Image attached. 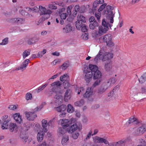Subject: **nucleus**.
<instances>
[{
	"label": "nucleus",
	"mask_w": 146,
	"mask_h": 146,
	"mask_svg": "<svg viewBox=\"0 0 146 146\" xmlns=\"http://www.w3.org/2000/svg\"><path fill=\"white\" fill-rule=\"evenodd\" d=\"M115 78H112L103 83L98 89L97 93L98 95L103 94L116 82Z\"/></svg>",
	"instance_id": "obj_1"
},
{
	"label": "nucleus",
	"mask_w": 146,
	"mask_h": 146,
	"mask_svg": "<svg viewBox=\"0 0 146 146\" xmlns=\"http://www.w3.org/2000/svg\"><path fill=\"white\" fill-rule=\"evenodd\" d=\"M93 141L94 144L90 142L84 144L82 146H100L98 143H104L105 144H109V142L105 137H101L98 136H95L93 137Z\"/></svg>",
	"instance_id": "obj_2"
},
{
	"label": "nucleus",
	"mask_w": 146,
	"mask_h": 146,
	"mask_svg": "<svg viewBox=\"0 0 146 146\" xmlns=\"http://www.w3.org/2000/svg\"><path fill=\"white\" fill-rule=\"evenodd\" d=\"M102 25L99 27L98 31L96 32L97 36H101L103 33H106L108 30L109 27L111 28L113 26L112 24L106 23L104 20L102 21Z\"/></svg>",
	"instance_id": "obj_3"
},
{
	"label": "nucleus",
	"mask_w": 146,
	"mask_h": 146,
	"mask_svg": "<svg viewBox=\"0 0 146 146\" xmlns=\"http://www.w3.org/2000/svg\"><path fill=\"white\" fill-rule=\"evenodd\" d=\"M61 85L60 82L59 81H57L52 83L51 85L53 87L52 88L51 90V92H55L56 94L55 95L54 97V98L58 100L61 98L62 97V93L61 92H56L55 89L56 87H58L60 86Z\"/></svg>",
	"instance_id": "obj_4"
},
{
	"label": "nucleus",
	"mask_w": 146,
	"mask_h": 146,
	"mask_svg": "<svg viewBox=\"0 0 146 146\" xmlns=\"http://www.w3.org/2000/svg\"><path fill=\"white\" fill-rule=\"evenodd\" d=\"M100 60L105 61L110 59L113 57V54L111 53L105 52L103 48H102L99 51Z\"/></svg>",
	"instance_id": "obj_5"
},
{
	"label": "nucleus",
	"mask_w": 146,
	"mask_h": 146,
	"mask_svg": "<svg viewBox=\"0 0 146 146\" xmlns=\"http://www.w3.org/2000/svg\"><path fill=\"white\" fill-rule=\"evenodd\" d=\"M40 15H44V17H43L44 20H46L50 17V15L52 13V12L49 9L47 10L45 7L40 5L39 7Z\"/></svg>",
	"instance_id": "obj_6"
},
{
	"label": "nucleus",
	"mask_w": 146,
	"mask_h": 146,
	"mask_svg": "<svg viewBox=\"0 0 146 146\" xmlns=\"http://www.w3.org/2000/svg\"><path fill=\"white\" fill-rule=\"evenodd\" d=\"M102 74L99 70H97L93 74V79L96 80L92 85V87H94L99 85L102 81Z\"/></svg>",
	"instance_id": "obj_7"
},
{
	"label": "nucleus",
	"mask_w": 146,
	"mask_h": 146,
	"mask_svg": "<svg viewBox=\"0 0 146 146\" xmlns=\"http://www.w3.org/2000/svg\"><path fill=\"white\" fill-rule=\"evenodd\" d=\"M106 14L108 15V19L110 20V23H113V18L115 14L113 7L110 5H108L106 7Z\"/></svg>",
	"instance_id": "obj_8"
},
{
	"label": "nucleus",
	"mask_w": 146,
	"mask_h": 146,
	"mask_svg": "<svg viewBox=\"0 0 146 146\" xmlns=\"http://www.w3.org/2000/svg\"><path fill=\"white\" fill-rule=\"evenodd\" d=\"M35 129L38 132L37 136V140L38 141L40 142L43 139L44 134L42 129L39 124H37L35 125Z\"/></svg>",
	"instance_id": "obj_9"
},
{
	"label": "nucleus",
	"mask_w": 146,
	"mask_h": 146,
	"mask_svg": "<svg viewBox=\"0 0 146 146\" xmlns=\"http://www.w3.org/2000/svg\"><path fill=\"white\" fill-rule=\"evenodd\" d=\"M77 20L76 22V26L77 29L80 30L85 23L86 19L85 17L81 15H78L77 17Z\"/></svg>",
	"instance_id": "obj_10"
},
{
	"label": "nucleus",
	"mask_w": 146,
	"mask_h": 146,
	"mask_svg": "<svg viewBox=\"0 0 146 146\" xmlns=\"http://www.w3.org/2000/svg\"><path fill=\"white\" fill-rule=\"evenodd\" d=\"M146 131V125H143L139 127L133 128V133L136 136H139L143 134Z\"/></svg>",
	"instance_id": "obj_11"
},
{
	"label": "nucleus",
	"mask_w": 146,
	"mask_h": 146,
	"mask_svg": "<svg viewBox=\"0 0 146 146\" xmlns=\"http://www.w3.org/2000/svg\"><path fill=\"white\" fill-rule=\"evenodd\" d=\"M58 123H60L62 126L65 128L69 127L71 124V122L68 119H60L58 121Z\"/></svg>",
	"instance_id": "obj_12"
},
{
	"label": "nucleus",
	"mask_w": 146,
	"mask_h": 146,
	"mask_svg": "<svg viewBox=\"0 0 146 146\" xmlns=\"http://www.w3.org/2000/svg\"><path fill=\"white\" fill-rule=\"evenodd\" d=\"M65 9L64 8H62L58 10V14L61 19H65L68 16V15L65 12Z\"/></svg>",
	"instance_id": "obj_13"
},
{
	"label": "nucleus",
	"mask_w": 146,
	"mask_h": 146,
	"mask_svg": "<svg viewBox=\"0 0 146 146\" xmlns=\"http://www.w3.org/2000/svg\"><path fill=\"white\" fill-rule=\"evenodd\" d=\"M25 114L26 116L27 119L29 121L33 120L36 117L35 113L31 112L26 111L25 112Z\"/></svg>",
	"instance_id": "obj_14"
},
{
	"label": "nucleus",
	"mask_w": 146,
	"mask_h": 146,
	"mask_svg": "<svg viewBox=\"0 0 146 146\" xmlns=\"http://www.w3.org/2000/svg\"><path fill=\"white\" fill-rule=\"evenodd\" d=\"M53 120L52 119L50 120L48 123L47 121L45 119H43L42 121V124L43 129L42 130L44 131V132H46L47 131V127L48 125H50V124H51L53 122Z\"/></svg>",
	"instance_id": "obj_15"
},
{
	"label": "nucleus",
	"mask_w": 146,
	"mask_h": 146,
	"mask_svg": "<svg viewBox=\"0 0 146 146\" xmlns=\"http://www.w3.org/2000/svg\"><path fill=\"white\" fill-rule=\"evenodd\" d=\"M13 117L14 119L18 123L21 124L23 123L22 117L19 113H16L13 114Z\"/></svg>",
	"instance_id": "obj_16"
},
{
	"label": "nucleus",
	"mask_w": 146,
	"mask_h": 146,
	"mask_svg": "<svg viewBox=\"0 0 146 146\" xmlns=\"http://www.w3.org/2000/svg\"><path fill=\"white\" fill-rule=\"evenodd\" d=\"M93 94V89L91 87H88L85 93L83 94V97L85 98H89L91 97Z\"/></svg>",
	"instance_id": "obj_17"
},
{
	"label": "nucleus",
	"mask_w": 146,
	"mask_h": 146,
	"mask_svg": "<svg viewBox=\"0 0 146 146\" xmlns=\"http://www.w3.org/2000/svg\"><path fill=\"white\" fill-rule=\"evenodd\" d=\"M8 129L11 132L16 133L18 131V126L15 123H10L9 124Z\"/></svg>",
	"instance_id": "obj_18"
},
{
	"label": "nucleus",
	"mask_w": 146,
	"mask_h": 146,
	"mask_svg": "<svg viewBox=\"0 0 146 146\" xmlns=\"http://www.w3.org/2000/svg\"><path fill=\"white\" fill-rule=\"evenodd\" d=\"M73 31V28L70 24H68L65 26L62 29L63 33L65 34L70 33Z\"/></svg>",
	"instance_id": "obj_19"
},
{
	"label": "nucleus",
	"mask_w": 146,
	"mask_h": 146,
	"mask_svg": "<svg viewBox=\"0 0 146 146\" xmlns=\"http://www.w3.org/2000/svg\"><path fill=\"white\" fill-rule=\"evenodd\" d=\"M111 38L112 36L111 35L108 34L101 37L99 38V40L100 42H106Z\"/></svg>",
	"instance_id": "obj_20"
},
{
	"label": "nucleus",
	"mask_w": 146,
	"mask_h": 146,
	"mask_svg": "<svg viewBox=\"0 0 146 146\" xmlns=\"http://www.w3.org/2000/svg\"><path fill=\"white\" fill-rule=\"evenodd\" d=\"M93 73L91 72H89L86 73L84 77V79L87 83L90 82L92 78Z\"/></svg>",
	"instance_id": "obj_21"
},
{
	"label": "nucleus",
	"mask_w": 146,
	"mask_h": 146,
	"mask_svg": "<svg viewBox=\"0 0 146 146\" xmlns=\"http://www.w3.org/2000/svg\"><path fill=\"white\" fill-rule=\"evenodd\" d=\"M67 129H66L64 127H60L58 130V135L59 137H61L64 135V134L67 131Z\"/></svg>",
	"instance_id": "obj_22"
},
{
	"label": "nucleus",
	"mask_w": 146,
	"mask_h": 146,
	"mask_svg": "<svg viewBox=\"0 0 146 146\" xmlns=\"http://www.w3.org/2000/svg\"><path fill=\"white\" fill-rule=\"evenodd\" d=\"M62 137L61 143L63 145H65L67 144L69 140V137L68 135L65 134Z\"/></svg>",
	"instance_id": "obj_23"
},
{
	"label": "nucleus",
	"mask_w": 146,
	"mask_h": 146,
	"mask_svg": "<svg viewBox=\"0 0 146 146\" xmlns=\"http://www.w3.org/2000/svg\"><path fill=\"white\" fill-rule=\"evenodd\" d=\"M129 140V138H127L125 139L120 140L117 142L114 143L113 145H115V146H120L122 144L128 142Z\"/></svg>",
	"instance_id": "obj_24"
},
{
	"label": "nucleus",
	"mask_w": 146,
	"mask_h": 146,
	"mask_svg": "<svg viewBox=\"0 0 146 146\" xmlns=\"http://www.w3.org/2000/svg\"><path fill=\"white\" fill-rule=\"evenodd\" d=\"M71 92L70 90H67L64 96V100L65 101L67 102L71 98Z\"/></svg>",
	"instance_id": "obj_25"
},
{
	"label": "nucleus",
	"mask_w": 146,
	"mask_h": 146,
	"mask_svg": "<svg viewBox=\"0 0 146 146\" xmlns=\"http://www.w3.org/2000/svg\"><path fill=\"white\" fill-rule=\"evenodd\" d=\"M78 129V126L76 124H74L67 129L69 133H72L76 131Z\"/></svg>",
	"instance_id": "obj_26"
},
{
	"label": "nucleus",
	"mask_w": 146,
	"mask_h": 146,
	"mask_svg": "<svg viewBox=\"0 0 146 146\" xmlns=\"http://www.w3.org/2000/svg\"><path fill=\"white\" fill-rule=\"evenodd\" d=\"M29 60L27 59L25 60L21 66L19 68H16V70H19L25 68L28 64L29 62Z\"/></svg>",
	"instance_id": "obj_27"
},
{
	"label": "nucleus",
	"mask_w": 146,
	"mask_h": 146,
	"mask_svg": "<svg viewBox=\"0 0 146 146\" xmlns=\"http://www.w3.org/2000/svg\"><path fill=\"white\" fill-rule=\"evenodd\" d=\"M89 68L90 70H91L92 72H94V73L95 72L97 71V70H98V66L95 65L93 64H90L89 66Z\"/></svg>",
	"instance_id": "obj_28"
},
{
	"label": "nucleus",
	"mask_w": 146,
	"mask_h": 146,
	"mask_svg": "<svg viewBox=\"0 0 146 146\" xmlns=\"http://www.w3.org/2000/svg\"><path fill=\"white\" fill-rule=\"evenodd\" d=\"M9 121L8 119H7L5 120L3 122V124L1 125V128L3 129H6L8 128V125L9 123Z\"/></svg>",
	"instance_id": "obj_29"
},
{
	"label": "nucleus",
	"mask_w": 146,
	"mask_h": 146,
	"mask_svg": "<svg viewBox=\"0 0 146 146\" xmlns=\"http://www.w3.org/2000/svg\"><path fill=\"white\" fill-rule=\"evenodd\" d=\"M66 105H62L56 108V110L59 112H62L64 111L66 109Z\"/></svg>",
	"instance_id": "obj_30"
},
{
	"label": "nucleus",
	"mask_w": 146,
	"mask_h": 146,
	"mask_svg": "<svg viewBox=\"0 0 146 146\" xmlns=\"http://www.w3.org/2000/svg\"><path fill=\"white\" fill-rule=\"evenodd\" d=\"M104 67L105 70L106 71H110L112 68L111 63L110 62H107L105 64Z\"/></svg>",
	"instance_id": "obj_31"
},
{
	"label": "nucleus",
	"mask_w": 146,
	"mask_h": 146,
	"mask_svg": "<svg viewBox=\"0 0 146 146\" xmlns=\"http://www.w3.org/2000/svg\"><path fill=\"white\" fill-rule=\"evenodd\" d=\"M31 50L27 49L24 51L22 54L23 57L24 59L29 56L31 54Z\"/></svg>",
	"instance_id": "obj_32"
},
{
	"label": "nucleus",
	"mask_w": 146,
	"mask_h": 146,
	"mask_svg": "<svg viewBox=\"0 0 146 146\" xmlns=\"http://www.w3.org/2000/svg\"><path fill=\"white\" fill-rule=\"evenodd\" d=\"M98 24L96 21H94V22L91 23L89 25V27L90 29H94L95 28L98 26Z\"/></svg>",
	"instance_id": "obj_33"
},
{
	"label": "nucleus",
	"mask_w": 146,
	"mask_h": 146,
	"mask_svg": "<svg viewBox=\"0 0 146 146\" xmlns=\"http://www.w3.org/2000/svg\"><path fill=\"white\" fill-rule=\"evenodd\" d=\"M137 122V119L133 116L129 118L128 120V123L130 124L133 123V124H136Z\"/></svg>",
	"instance_id": "obj_34"
},
{
	"label": "nucleus",
	"mask_w": 146,
	"mask_h": 146,
	"mask_svg": "<svg viewBox=\"0 0 146 146\" xmlns=\"http://www.w3.org/2000/svg\"><path fill=\"white\" fill-rule=\"evenodd\" d=\"M84 103L83 100H81L79 101H77L74 103V105L76 106L80 107L83 105Z\"/></svg>",
	"instance_id": "obj_35"
},
{
	"label": "nucleus",
	"mask_w": 146,
	"mask_h": 146,
	"mask_svg": "<svg viewBox=\"0 0 146 146\" xmlns=\"http://www.w3.org/2000/svg\"><path fill=\"white\" fill-rule=\"evenodd\" d=\"M74 111V109L72 106L69 104L68 105L67 111L70 113H73Z\"/></svg>",
	"instance_id": "obj_36"
},
{
	"label": "nucleus",
	"mask_w": 146,
	"mask_h": 146,
	"mask_svg": "<svg viewBox=\"0 0 146 146\" xmlns=\"http://www.w3.org/2000/svg\"><path fill=\"white\" fill-rule=\"evenodd\" d=\"M84 89L83 87H77L76 90V92L78 94H80V93L83 94L84 91Z\"/></svg>",
	"instance_id": "obj_37"
},
{
	"label": "nucleus",
	"mask_w": 146,
	"mask_h": 146,
	"mask_svg": "<svg viewBox=\"0 0 146 146\" xmlns=\"http://www.w3.org/2000/svg\"><path fill=\"white\" fill-rule=\"evenodd\" d=\"M9 42V38L6 37L2 40V42H0V45L4 46L7 44Z\"/></svg>",
	"instance_id": "obj_38"
},
{
	"label": "nucleus",
	"mask_w": 146,
	"mask_h": 146,
	"mask_svg": "<svg viewBox=\"0 0 146 146\" xmlns=\"http://www.w3.org/2000/svg\"><path fill=\"white\" fill-rule=\"evenodd\" d=\"M139 82L141 83H142L146 80V74H144L139 79Z\"/></svg>",
	"instance_id": "obj_39"
},
{
	"label": "nucleus",
	"mask_w": 146,
	"mask_h": 146,
	"mask_svg": "<svg viewBox=\"0 0 146 146\" xmlns=\"http://www.w3.org/2000/svg\"><path fill=\"white\" fill-rule=\"evenodd\" d=\"M47 84H45L42 85V86L39 87L38 88H37L36 90V91L37 92H39L43 90L46 86Z\"/></svg>",
	"instance_id": "obj_40"
},
{
	"label": "nucleus",
	"mask_w": 146,
	"mask_h": 146,
	"mask_svg": "<svg viewBox=\"0 0 146 146\" xmlns=\"http://www.w3.org/2000/svg\"><path fill=\"white\" fill-rule=\"evenodd\" d=\"M69 78V76L68 74H65L63 75L60 77V80L62 81H63L66 80Z\"/></svg>",
	"instance_id": "obj_41"
},
{
	"label": "nucleus",
	"mask_w": 146,
	"mask_h": 146,
	"mask_svg": "<svg viewBox=\"0 0 146 146\" xmlns=\"http://www.w3.org/2000/svg\"><path fill=\"white\" fill-rule=\"evenodd\" d=\"M69 65V64L68 62H65L60 66V68L62 70H64L68 67Z\"/></svg>",
	"instance_id": "obj_42"
},
{
	"label": "nucleus",
	"mask_w": 146,
	"mask_h": 146,
	"mask_svg": "<svg viewBox=\"0 0 146 146\" xmlns=\"http://www.w3.org/2000/svg\"><path fill=\"white\" fill-rule=\"evenodd\" d=\"M46 52V49H43L42 51L38 52L37 53V55L39 58L41 57Z\"/></svg>",
	"instance_id": "obj_43"
},
{
	"label": "nucleus",
	"mask_w": 146,
	"mask_h": 146,
	"mask_svg": "<svg viewBox=\"0 0 146 146\" xmlns=\"http://www.w3.org/2000/svg\"><path fill=\"white\" fill-rule=\"evenodd\" d=\"M27 9L29 11H32L33 12L35 13L37 12L38 11V8L36 7H35L34 8L31 9L30 8H28Z\"/></svg>",
	"instance_id": "obj_44"
},
{
	"label": "nucleus",
	"mask_w": 146,
	"mask_h": 146,
	"mask_svg": "<svg viewBox=\"0 0 146 146\" xmlns=\"http://www.w3.org/2000/svg\"><path fill=\"white\" fill-rule=\"evenodd\" d=\"M32 98V96L31 93H27L25 95V98L27 100H31Z\"/></svg>",
	"instance_id": "obj_45"
},
{
	"label": "nucleus",
	"mask_w": 146,
	"mask_h": 146,
	"mask_svg": "<svg viewBox=\"0 0 146 146\" xmlns=\"http://www.w3.org/2000/svg\"><path fill=\"white\" fill-rule=\"evenodd\" d=\"M99 3L98 1L96 0L95 1L93 4L92 7L93 10H95L99 6Z\"/></svg>",
	"instance_id": "obj_46"
},
{
	"label": "nucleus",
	"mask_w": 146,
	"mask_h": 146,
	"mask_svg": "<svg viewBox=\"0 0 146 146\" xmlns=\"http://www.w3.org/2000/svg\"><path fill=\"white\" fill-rule=\"evenodd\" d=\"M79 135V133L78 132H76L72 134V137L73 139H76L78 138Z\"/></svg>",
	"instance_id": "obj_47"
},
{
	"label": "nucleus",
	"mask_w": 146,
	"mask_h": 146,
	"mask_svg": "<svg viewBox=\"0 0 146 146\" xmlns=\"http://www.w3.org/2000/svg\"><path fill=\"white\" fill-rule=\"evenodd\" d=\"M18 107V105H11L9 106V108L11 110H15Z\"/></svg>",
	"instance_id": "obj_48"
},
{
	"label": "nucleus",
	"mask_w": 146,
	"mask_h": 146,
	"mask_svg": "<svg viewBox=\"0 0 146 146\" xmlns=\"http://www.w3.org/2000/svg\"><path fill=\"white\" fill-rule=\"evenodd\" d=\"M23 130L25 131H26L29 129V124L28 123H24L23 124Z\"/></svg>",
	"instance_id": "obj_49"
},
{
	"label": "nucleus",
	"mask_w": 146,
	"mask_h": 146,
	"mask_svg": "<svg viewBox=\"0 0 146 146\" xmlns=\"http://www.w3.org/2000/svg\"><path fill=\"white\" fill-rule=\"evenodd\" d=\"M106 43L107 45L109 46H113L114 45V43L112 40V38Z\"/></svg>",
	"instance_id": "obj_50"
},
{
	"label": "nucleus",
	"mask_w": 146,
	"mask_h": 146,
	"mask_svg": "<svg viewBox=\"0 0 146 146\" xmlns=\"http://www.w3.org/2000/svg\"><path fill=\"white\" fill-rule=\"evenodd\" d=\"M72 8V6H70L68 7L67 9V14L70 15L71 14V10Z\"/></svg>",
	"instance_id": "obj_51"
},
{
	"label": "nucleus",
	"mask_w": 146,
	"mask_h": 146,
	"mask_svg": "<svg viewBox=\"0 0 146 146\" xmlns=\"http://www.w3.org/2000/svg\"><path fill=\"white\" fill-rule=\"evenodd\" d=\"M101 16V13L100 12L98 11V12H96L95 14V16L98 21H99Z\"/></svg>",
	"instance_id": "obj_52"
},
{
	"label": "nucleus",
	"mask_w": 146,
	"mask_h": 146,
	"mask_svg": "<svg viewBox=\"0 0 146 146\" xmlns=\"http://www.w3.org/2000/svg\"><path fill=\"white\" fill-rule=\"evenodd\" d=\"M38 146H51L50 144L47 143L45 141H43L42 143L39 145Z\"/></svg>",
	"instance_id": "obj_53"
},
{
	"label": "nucleus",
	"mask_w": 146,
	"mask_h": 146,
	"mask_svg": "<svg viewBox=\"0 0 146 146\" xmlns=\"http://www.w3.org/2000/svg\"><path fill=\"white\" fill-rule=\"evenodd\" d=\"M133 91L135 94L141 93L140 89H138L137 88H134L133 89Z\"/></svg>",
	"instance_id": "obj_54"
},
{
	"label": "nucleus",
	"mask_w": 146,
	"mask_h": 146,
	"mask_svg": "<svg viewBox=\"0 0 146 146\" xmlns=\"http://www.w3.org/2000/svg\"><path fill=\"white\" fill-rule=\"evenodd\" d=\"M48 8L51 9L55 10L57 9V7L52 4H49L48 5Z\"/></svg>",
	"instance_id": "obj_55"
},
{
	"label": "nucleus",
	"mask_w": 146,
	"mask_h": 146,
	"mask_svg": "<svg viewBox=\"0 0 146 146\" xmlns=\"http://www.w3.org/2000/svg\"><path fill=\"white\" fill-rule=\"evenodd\" d=\"M82 31L85 32L87 31V29L86 26L85 24H84L80 29Z\"/></svg>",
	"instance_id": "obj_56"
},
{
	"label": "nucleus",
	"mask_w": 146,
	"mask_h": 146,
	"mask_svg": "<svg viewBox=\"0 0 146 146\" xmlns=\"http://www.w3.org/2000/svg\"><path fill=\"white\" fill-rule=\"evenodd\" d=\"M92 132L91 130H90L87 135L85 139L86 140L89 139L91 137L92 135Z\"/></svg>",
	"instance_id": "obj_57"
},
{
	"label": "nucleus",
	"mask_w": 146,
	"mask_h": 146,
	"mask_svg": "<svg viewBox=\"0 0 146 146\" xmlns=\"http://www.w3.org/2000/svg\"><path fill=\"white\" fill-rule=\"evenodd\" d=\"M82 37L84 40H86L88 38V35L87 33H84L83 34Z\"/></svg>",
	"instance_id": "obj_58"
},
{
	"label": "nucleus",
	"mask_w": 146,
	"mask_h": 146,
	"mask_svg": "<svg viewBox=\"0 0 146 146\" xmlns=\"http://www.w3.org/2000/svg\"><path fill=\"white\" fill-rule=\"evenodd\" d=\"M38 40L39 39L38 38L34 37L30 39V40H32L31 42L32 43H33L37 42Z\"/></svg>",
	"instance_id": "obj_59"
},
{
	"label": "nucleus",
	"mask_w": 146,
	"mask_h": 146,
	"mask_svg": "<svg viewBox=\"0 0 146 146\" xmlns=\"http://www.w3.org/2000/svg\"><path fill=\"white\" fill-rule=\"evenodd\" d=\"M105 4L102 5L98 9V11L99 12L101 11L105 8Z\"/></svg>",
	"instance_id": "obj_60"
},
{
	"label": "nucleus",
	"mask_w": 146,
	"mask_h": 146,
	"mask_svg": "<svg viewBox=\"0 0 146 146\" xmlns=\"http://www.w3.org/2000/svg\"><path fill=\"white\" fill-rule=\"evenodd\" d=\"M145 87H142L140 89L141 93H145Z\"/></svg>",
	"instance_id": "obj_61"
},
{
	"label": "nucleus",
	"mask_w": 146,
	"mask_h": 146,
	"mask_svg": "<svg viewBox=\"0 0 146 146\" xmlns=\"http://www.w3.org/2000/svg\"><path fill=\"white\" fill-rule=\"evenodd\" d=\"M79 6L78 5H76L74 8V10L76 11H78L79 10Z\"/></svg>",
	"instance_id": "obj_62"
},
{
	"label": "nucleus",
	"mask_w": 146,
	"mask_h": 146,
	"mask_svg": "<svg viewBox=\"0 0 146 146\" xmlns=\"http://www.w3.org/2000/svg\"><path fill=\"white\" fill-rule=\"evenodd\" d=\"M75 115L76 117H79L80 116V112L77 111H75Z\"/></svg>",
	"instance_id": "obj_63"
},
{
	"label": "nucleus",
	"mask_w": 146,
	"mask_h": 146,
	"mask_svg": "<svg viewBox=\"0 0 146 146\" xmlns=\"http://www.w3.org/2000/svg\"><path fill=\"white\" fill-rule=\"evenodd\" d=\"M47 34V32L46 31L44 30L43 31L41 32V35L42 36H44Z\"/></svg>",
	"instance_id": "obj_64"
}]
</instances>
